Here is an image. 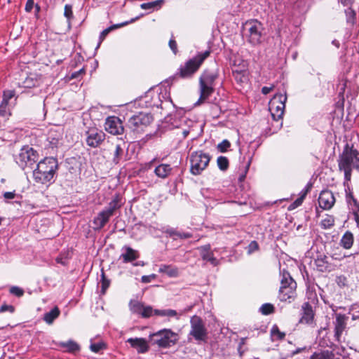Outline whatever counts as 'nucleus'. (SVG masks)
<instances>
[{
	"label": "nucleus",
	"mask_w": 359,
	"mask_h": 359,
	"mask_svg": "<svg viewBox=\"0 0 359 359\" xmlns=\"http://www.w3.org/2000/svg\"><path fill=\"white\" fill-rule=\"evenodd\" d=\"M337 163L339 171L344 172V184L346 185L351 180L353 169L359 172V151L347 143L339 155Z\"/></svg>",
	"instance_id": "nucleus-1"
},
{
	"label": "nucleus",
	"mask_w": 359,
	"mask_h": 359,
	"mask_svg": "<svg viewBox=\"0 0 359 359\" xmlns=\"http://www.w3.org/2000/svg\"><path fill=\"white\" fill-rule=\"evenodd\" d=\"M58 167V161L56 158H44L38 163L36 168L33 170L34 180L41 184L53 183Z\"/></svg>",
	"instance_id": "nucleus-2"
},
{
	"label": "nucleus",
	"mask_w": 359,
	"mask_h": 359,
	"mask_svg": "<svg viewBox=\"0 0 359 359\" xmlns=\"http://www.w3.org/2000/svg\"><path fill=\"white\" fill-rule=\"evenodd\" d=\"M210 50H208L198 53L195 57L187 60L181 66L178 72L172 76V80L178 79H189L198 70L204 60L210 55Z\"/></svg>",
	"instance_id": "nucleus-3"
},
{
	"label": "nucleus",
	"mask_w": 359,
	"mask_h": 359,
	"mask_svg": "<svg viewBox=\"0 0 359 359\" xmlns=\"http://www.w3.org/2000/svg\"><path fill=\"white\" fill-rule=\"evenodd\" d=\"M150 341L159 348H168L178 341V335L169 329H163L149 335Z\"/></svg>",
	"instance_id": "nucleus-4"
},
{
	"label": "nucleus",
	"mask_w": 359,
	"mask_h": 359,
	"mask_svg": "<svg viewBox=\"0 0 359 359\" xmlns=\"http://www.w3.org/2000/svg\"><path fill=\"white\" fill-rule=\"evenodd\" d=\"M38 158L39 154L37 151L32 147L27 145L20 149L18 155L15 157V161L22 170H25L27 168H32Z\"/></svg>",
	"instance_id": "nucleus-5"
},
{
	"label": "nucleus",
	"mask_w": 359,
	"mask_h": 359,
	"mask_svg": "<svg viewBox=\"0 0 359 359\" xmlns=\"http://www.w3.org/2000/svg\"><path fill=\"white\" fill-rule=\"evenodd\" d=\"M210 156L202 151L193 152L190 156V171L194 175H200L208 165Z\"/></svg>",
	"instance_id": "nucleus-6"
},
{
	"label": "nucleus",
	"mask_w": 359,
	"mask_h": 359,
	"mask_svg": "<svg viewBox=\"0 0 359 359\" xmlns=\"http://www.w3.org/2000/svg\"><path fill=\"white\" fill-rule=\"evenodd\" d=\"M190 323L191 330L189 336L192 337L198 343L206 341L208 331L203 320L200 317L194 316L191 318Z\"/></svg>",
	"instance_id": "nucleus-7"
},
{
	"label": "nucleus",
	"mask_w": 359,
	"mask_h": 359,
	"mask_svg": "<svg viewBox=\"0 0 359 359\" xmlns=\"http://www.w3.org/2000/svg\"><path fill=\"white\" fill-rule=\"evenodd\" d=\"M153 121V117L149 114L139 113L128 120V126L133 130H138L142 127L149 126Z\"/></svg>",
	"instance_id": "nucleus-8"
},
{
	"label": "nucleus",
	"mask_w": 359,
	"mask_h": 359,
	"mask_svg": "<svg viewBox=\"0 0 359 359\" xmlns=\"http://www.w3.org/2000/svg\"><path fill=\"white\" fill-rule=\"evenodd\" d=\"M105 133L97 128H93L86 132V142L92 148L98 147L105 140Z\"/></svg>",
	"instance_id": "nucleus-9"
},
{
	"label": "nucleus",
	"mask_w": 359,
	"mask_h": 359,
	"mask_svg": "<svg viewBox=\"0 0 359 359\" xmlns=\"http://www.w3.org/2000/svg\"><path fill=\"white\" fill-rule=\"evenodd\" d=\"M286 100L287 97L282 95L273 97L271 103L270 110L271 111V116L274 120H279L282 118L284 114Z\"/></svg>",
	"instance_id": "nucleus-10"
},
{
	"label": "nucleus",
	"mask_w": 359,
	"mask_h": 359,
	"mask_svg": "<svg viewBox=\"0 0 359 359\" xmlns=\"http://www.w3.org/2000/svg\"><path fill=\"white\" fill-rule=\"evenodd\" d=\"M106 131L112 135H121L124 132V127L121 120L117 116H109L104 123Z\"/></svg>",
	"instance_id": "nucleus-11"
},
{
	"label": "nucleus",
	"mask_w": 359,
	"mask_h": 359,
	"mask_svg": "<svg viewBox=\"0 0 359 359\" xmlns=\"http://www.w3.org/2000/svg\"><path fill=\"white\" fill-rule=\"evenodd\" d=\"M315 312L309 302H304L301 308L300 324L312 325L314 323Z\"/></svg>",
	"instance_id": "nucleus-12"
},
{
	"label": "nucleus",
	"mask_w": 359,
	"mask_h": 359,
	"mask_svg": "<svg viewBox=\"0 0 359 359\" xmlns=\"http://www.w3.org/2000/svg\"><path fill=\"white\" fill-rule=\"evenodd\" d=\"M246 25L249 26L248 32H249V42L253 45L258 44L261 42V29L262 25L260 22H247Z\"/></svg>",
	"instance_id": "nucleus-13"
},
{
	"label": "nucleus",
	"mask_w": 359,
	"mask_h": 359,
	"mask_svg": "<svg viewBox=\"0 0 359 359\" xmlns=\"http://www.w3.org/2000/svg\"><path fill=\"white\" fill-rule=\"evenodd\" d=\"M335 203V198L333 193L329 190H323L318 197L319 206L323 210L331 209Z\"/></svg>",
	"instance_id": "nucleus-14"
},
{
	"label": "nucleus",
	"mask_w": 359,
	"mask_h": 359,
	"mask_svg": "<svg viewBox=\"0 0 359 359\" xmlns=\"http://www.w3.org/2000/svg\"><path fill=\"white\" fill-rule=\"evenodd\" d=\"M112 215L109 214L105 210H103L100 212L98 213L97 216L95 217L93 221L94 224V229L100 230L102 229L104 225L109 222V218Z\"/></svg>",
	"instance_id": "nucleus-15"
},
{
	"label": "nucleus",
	"mask_w": 359,
	"mask_h": 359,
	"mask_svg": "<svg viewBox=\"0 0 359 359\" xmlns=\"http://www.w3.org/2000/svg\"><path fill=\"white\" fill-rule=\"evenodd\" d=\"M314 263L317 270L320 272H330L332 270L331 264L328 262V257L324 254L318 255L314 260Z\"/></svg>",
	"instance_id": "nucleus-16"
},
{
	"label": "nucleus",
	"mask_w": 359,
	"mask_h": 359,
	"mask_svg": "<svg viewBox=\"0 0 359 359\" xmlns=\"http://www.w3.org/2000/svg\"><path fill=\"white\" fill-rule=\"evenodd\" d=\"M297 288L296 283H291L289 287H280L279 290V298L281 301H287L294 299Z\"/></svg>",
	"instance_id": "nucleus-17"
},
{
	"label": "nucleus",
	"mask_w": 359,
	"mask_h": 359,
	"mask_svg": "<svg viewBox=\"0 0 359 359\" xmlns=\"http://www.w3.org/2000/svg\"><path fill=\"white\" fill-rule=\"evenodd\" d=\"M218 77V72L217 70H205L199 78V83H204L205 84L210 86H214L215 80Z\"/></svg>",
	"instance_id": "nucleus-18"
},
{
	"label": "nucleus",
	"mask_w": 359,
	"mask_h": 359,
	"mask_svg": "<svg viewBox=\"0 0 359 359\" xmlns=\"http://www.w3.org/2000/svg\"><path fill=\"white\" fill-rule=\"evenodd\" d=\"M41 80V76L35 73H30L22 81L21 85L23 88H31L39 85Z\"/></svg>",
	"instance_id": "nucleus-19"
},
{
	"label": "nucleus",
	"mask_w": 359,
	"mask_h": 359,
	"mask_svg": "<svg viewBox=\"0 0 359 359\" xmlns=\"http://www.w3.org/2000/svg\"><path fill=\"white\" fill-rule=\"evenodd\" d=\"M132 347L136 348L139 353H145L148 351L149 346L145 339L130 338L127 340Z\"/></svg>",
	"instance_id": "nucleus-20"
},
{
	"label": "nucleus",
	"mask_w": 359,
	"mask_h": 359,
	"mask_svg": "<svg viewBox=\"0 0 359 359\" xmlns=\"http://www.w3.org/2000/svg\"><path fill=\"white\" fill-rule=\"evenodd\" d=\"M199 250H201V255L203 260L210 262L213 266L218 264V260L214 257L212 252H210V245L201 246Z\"/></svg>",
	"instance_id": "nucleus-21"
},
{
	"label": "nucleus",
	"mask_w": 359,
	"mask_h": 359,
	"mask_svg": "<svg viewBox=\"0 0 359 359\" xmlns=\"http://www.w3.org/2000/svg\"><path fill=\"white\" fill-rule=\"evenodd\" d=\"M346 318L344 315L339 314L337 316L334 327V335L337 340H339V337H341L343 331L346 328Z\"/></svg>",
	"instance_id": "nucleus-22"
},
{
	"label": "nucleus",
	"mask_w": 359,
	"mask_h": 359,
	"mask_svg": "<svg viewBox=\"0 0 359 359\" xmlns=\"http://www.w3.org/2000/svg\"><path fill=\"white\" fill-rule=\"evenodd\" d=\"M123 249L126 250V252L123 253L120 257L123 258L124 263L131 262L139 257V252L132 248L124 246Z\"/></svg>",
	"instance_id": "nucleus-23"
},
{
	"label": "nucleus",
	"mask_w": 359,
	"mask_h": 359,
	"mask_svg": "<svg viewBox=\"0 0 359 359\" xmlns=\"http://www.w3.org/2000/svg\"><path fill=\"white\" fill-rule=\"evenodd\" d=\"M200 97L198 102H203L207 100L213 93L214 86H210L204 83H199Z\"/></svg>",
	"instance_id": "nucleus-24"
},
{
	"label": "nucleus",
	"mask_w": 359,
	"mask_h": 359,
	"mask_svg": "<svg viewBox=\"0 0 359 359\" xmlns=\"http://www.w3.org/2000/svg\"><path fill=\"white\" fill-rule=\"evenodd\" d=\"M172 168L170 165L161 163L156 167L154 170V173L160 178L165 179L168 177L171 172Z\"/></svg>",
	"instance_id": "nucleus-25"
},
{
	"label": "nucleus",
	"mask_w": 359,
	"mask_h": 359,
	"mask_svg": "<svg viewBox=\"0 0 359 359\" xmlns=\"http://www.w3.org/2000/svg\"><path fill=\"white\" fill-rule=\"evenodd\" d=\"M61 134L60 133H57L56 131L50 130L48 133V137H47V142L46 147L48 148H55L57 147L60 141L61 140Z\"/></svg>",
	"instance_id": "nucleus-26"
},
{
	"label": "nucleus",
	"mask_w": 359,
	"mask_h": 359,
	"mask_svg": "<svg viewBox=\"0 0 359 359\" xmlns=\"http://www.w3.org/2000/svg\"><path fill=\"white\" fill-rule=\"evenodd\" d=\"M122 205L121 197L117 194L116 195L111 201L109 203L108 208L105 209L109 214L114 215V212L119 209Z\"/></svg>",
	"instance_id": "nucleus-27"
},
{
	"label": "nucleus",
	"mask_w": 359,
	"mask_h": 359,
	"mask_svg": "<svg viewBox=\"0 0 359 359\" xmlns=\"http://www.w3.org/2000/svg\"><path fill=\"white\" fill-rule=\"evenodd\" d=\"M353 233L348 231L343 235L340 241V245L345 249H350L353 245Z\"/></svg>",
	"instance_id": "nucleus-28"
},
{
	"label": "nucleus",
	"mask_w": 359,
	"mask_h": 359,
	"mask_svg": "<svg viewBox=\"0 0 359 359\" xmlns=\"http://www.w3.org/2000/svg\"><path fill=\"white\" fill-rule=\"evenodd\" d=\"M60 313V311L59 309L55 306L49 312L44 314L43 320L46 323L52 324L53 321L59 316Z\"/></svg>",
	"instance_id": "nucleus-29"
},
{
	"label": "nucleus",
	"mask_w": 359,
	"mask_h": 359,
	"mask_svg": "<svg viewBox=\"0 0 359 359\" xmlns=\"http://www.w3.org/2000/svg\"><path fill=\"white\" fill-rule=\"evenodd\" d=\"M309 359H335V355L332 351H323L319 353L315 352Z\"/></svg>",
	"instance_id": "nucleus-30"
},
{
	"label": "nucleus",
	"mask_w": 359,
	"mask_h": 359,
	"mask_svg": "<svg viewBox=\"0 0 359 359\" xmlns=\"http://www.w3.org/2000/svg\"><path fill=\"white\" fill-rule=\"evenodd\" d=\"M159 272L165 273L170 277H176L179 273L178 269L176 267H173L170 265H162L159 268Z\"/></svg>",
	"instance_id": "nucleus-31"
},
{
	"label": "nucleus",
	"mask_w": 359,
	"mask_h": 359,
	"mask_svg": "<svg viewBox=\"0 0 359 359\" xmlns=\"http://www.w3.org/2000/svg\"><path fill=\"white\" fill-rule=\"evenodd\" d=\"M280 275L282 276L280 280V287H289L291 283H296L287 271L283 270L280 272Z\"/></svg>",
	"instance_id": "nucleus-32"
},
{
	"label": "nucleus",
	"mask_w": 359,
	"mask_h": 359,
	"mask_svg": "<svg viewBox=\"0 0 359 359\" xmlns=\"http://www.w3.org/2000/svg\"><path fill=\"white\" fill-rule=\"evenodd\" d=\"M346 22L351 26L354 25L356 21V13L351 7L345 10Z\"/></svg>",
	"instance_id": "nucleus-33"
},
{
	"label": "nucleus",
	"mask_w": 359,
	"mask_h": 359,
	"mask_svg": "<svg viewBox=\"0 0 359 359\" xmlns=\"http://www.w3.org/2000/svg\"><path fill=\"white\" fill-rule=\"evenodd\" d=\"M164 0H156L151 2L144 3L140 5L141 8L142 9H151L154 10L156 8H161Z\"/></svg>",
	"instance_id": "nucleus-34"
},
{
	"label": "nucleus",
	"mask_w": 359,
	"mask_h": 359,
	"mask_svg": "<svg viewBox=\"0 0 359 359\" xmlns=\"http://www.w3.org/2000/svg\"><path fill=\"white\" fill-rule=\"evenodd\" d=\"M320 225L324 229H330L334 225V217L332 215H327L321 221Z\"/></svg>",
	"instance_id": "nucleus-35"
},
{
	"label": "nucleus",
	"mask_w": 359,
	"mask_h": 359,
	"mask_svg": "<svg viewBox=\"0 0 359 359\" xmlns=\"http://www.w3.org/2000/svg\"><path fill=\"white\" fill-rule=\"evenodd\" d=\"M61 346L67 348V351L70 353H75L79 351L80 348L78 344L71 340L67 342L61 343Z\"/></svg>",
	"instance_id": "nucleus-36"
},
{
	"label": "nucleus",
	"mask_w": 359,
	"mask_h": 359,
	"mask_svg": "<svg viewBox=\"0 0 359 359\" xmlns=\"http://www.w3.org/2000/svg\"><path fill=\"white\" fill-rule=\"evenodd\" d=\"M130 311L134 313L140 314L143 308V304L136 300H131L129 304Z\"/></svg>",
	"instance_id": "nucleus-37"
},
{
	"label": "nucleus",
	"mask_w": 359,
	"mask_h": 359,
	"mask_svg": "<svg viewBox=\"0 0 359 359\" xmlns=\"http://www.w3.org/2000/svg\"><path fill=\"white\" fill-rule=\"evenodd\" d=\"M217 164L222 171H226L229 168V162L226 157L220 156L217 159Z\"/></svg>",
	"instance_id": "nucleus-38"
},
{
	"label": "nucleus",
	"mask_w": 359,
	"mask_h": 359,
	"mask_svg": "<svg viewBox=\"0 0 359 359\" xmlns=\"http://www.w3.org/2000/svg\"><path fill=\"white\" fill-rule=\"evenodd\" d=\"M154 314L160 316H170L173 317L177 315V312L172 309H167V310H158L154 309Z\"/></svg>",
	"instance_id": "nucleus-39"
},
{
	"label": "nucleus",
	"mask_w": 359,
	"mask_h": 359,
	"mask_svg": "<svg viewBox=\"0 0 359 359\" xmlns=\"http://www.w3.org/2000/svg\"><path fill=\"white\" fill-rule=\"evenodd\" d=\"M275 308L273 304L269 303H266L262 305L259 309L260 312L263 315H269L274 312Z\"/></svg>",
	"instance_id": "nucleus-40"
},
{
	"label": "nucleus",
	"mask_w": 359,
	"mask_h": 359,
	"mask_svg": "<svg viewBox=\"0 0 359 359\" xmlns=\"http://www.w3.org/2000/svg\"><path fill=\"white\" fill-rule=\"evenodd\" d=\"M123 150L121 148V147L119 144H116L115 147V151H114V158H113V162L115 164H117L119 163V161L123 156Z\"/></svg>",
	"instance_id": "nucleus-41"
},
{
	"label": "nucleus",
	"mask_w": 359,
	"mask_h": 359,
	"mask_svg": "<svg viewBox=\"0 0 359 359\" xmlns=\"http://www.w3.org/2000/svg\"><path fill=\"white\" fill-rule=\"evenodd\" d=\"M101 282H102L101 292L102 294H105L107 289L109 287V286L110 285V280L106 278L103 270H102Z\"/></svg>",
	"instance_id": "nucleus-42"
},
{
	"label": "nucleus",
	"mask_w": 359,
	"mask_h": 359,
	"mask_svg": "<svg viewBox=\"0 0 359 359\" xmlns=\"http://www.w3.org/2000/svg\"><path fill=\"white\" fill-rule=\"evenodd\" d=\"M64 15L67 19L68 22H70L71 20L74 18L72 6L70 4H66L64 8Z\"/></svg>",
	"instance_id": "nucleus-43"
},
{
	"label": "nucleus",
	"mask_w": 359,
	"mask_h": 359,
	"mask_svg": "<svg viewBox=\"0 0 359 359\" xmlns=\"http://www.w3.org/2000/svg\"><path fill=\"white\" fill-rule=\"evenodd\" d=\"M335 281L337 285L340 287H347L348 285V278L344 275L337 276Z\"/></svg>",
	"instance_id": "nucleus-44"
},
{
	"label": "nucleus",
	"mask_w": 359,
	"mask_h": 359,
	"mask_svg": "<svg viewBox=\"0 0 359 359\" xmlns=\"http://www.w3.org/2000/svg\"><path fill=\"white\" fill-rule=\"evenodd\" d=\"M231 147V143L227 140H224L222 142L217 144V148L218 151L224 153Z\"/></svg>",
	"instance_id": "nucleus-45"
},
{
	"label": "nucleus",
	"mask_w": 359,
	"mask_h": 359,
	"mask_svg": "<svg viewBox=\"0 0 359 359\" xmlns=\"http://www.w3.org/2000/svg\"><path fill=\"white\" fill-rule=\"evenodd\" d=\"M271 335L277 336L279 340H283L285 337V333L280 332L277 325H273L271 330Z\"/></svg>",
	"instance_id": "nucleus-46"
},
{
	"label": "nucleus",
	"mask_w": 359,
	"mask_h": 359,
	"mask_svg": "<svg viewBox=\"0 0 359 359\" xmlns=\"http://www.w3.org/2000/svg\"><path fill=\"white\" fill-rule=\"evenodd\" d=\"M154 314V309L151 306H143L142 312L140 313L142 318H149Z\"/></svg>",
	"instance_id": "nucleus-47"
},
{
	"label": "nucleus",
	"mask_w": 359,
	"mask_h": 359,
	"mask_svg": "<svg viewBox=\"0 0 359 359\" xmlns=\"http://www.w3.org/2000/svg\"><path fill=\"white\" fill-rule=\"evenodd\" d=\"M15 93L14 90H6L4 92L2 101L8 104L9 101L14 97Z\"/></svg>",
	"instance_id": "nucleus-48"
},
{
	"label": "nucleus",
	"mask_w": 359,
	"mask_h": 359,
	"mask_svg": "<svg viewBox=\"0 0 359 359\" xmlns=\"http://www.w3.org/2000/svg\"><path fill=\"white\" fill-rule=\"evenodd\" d=\"M9 113V108H8V104L1 101V103L0 104V116H5Z\"/></svg>",
	"instance_id": "nucleus-49"
},
{
	"label": "nucleus",
	"mask_w": 359,
	"mask_h": 359,
	"mask_svg": "<svg viewBox=\"0 0 359 359\" xmlns=\"http://www.w3.org/2000/svg\"><path fill=\"white\" fill-rule=\"evenodd\" d=\"M10 292L12 294L15 295L16 297H22L24 294V290L22 288L17 286L11 287L10 289Z\"/></svg>",
	"instance_id": "nucleus-50"
},
{
	"label": "nucleus",
	"mask_w": 359,
	"mask_h": 359,
	"mask_svg": "<svg viewBox=\"0 0 359 359\" xmlns=\"http://www.w3.org/2000/svg\"><path fill=\"white\" fill-rule=\"evenodd\" d=\"M259 248V245L257 241H252L250 242L248 247V252L249 254H251L254 252L255 251L257 250Z\"/></svg>",
	"instance_id": "nucleus-51"
},
{
	"label": "nucleus",
	"mask_w": 359,
	"mask_h": 359,
	"mask_svg": "<svg viewBox=\"0 0 359 359\" xmlns=\"http://www.w3.org/2000/svg\"><path fill=\"white\" fill-rule=\"evenodd\" d=\"M6 311H9L13 313L15 311V307L12 305H7L6 304H2L0 307V313H4Z\"/></svg>",
	"instance_id": "nucleus-52"
},
{
	"label": "nucleus",
	"mask_w": 359,
	"mask_h": 359,
	"mask_svg": "<svg viewBox=\"0 0 359 359\" xmlns=\"http://www.w3.org/2000/svg\"><path fill=\"white\" fill-rule=\"evenodd\" d=\"M104 344L103 343H96L92 344L90 346V350L94 353H98L100 350H102L104 347Z\"/></svg>",
	"instance_id": "nucleus-53"
},
{
	"label": "nucleus",
	"mask_w": 359,
	"mask_h": 359,
	"mask_svg": "<svg viewBox=\"0 0 359 359\" xmlns=\"http://www.w3.org/2000/svg\"><path fill=\"white\" fill-rule=\"evenodd\" d=\"M233 75L238 81L243 82V79L245 78L243 72L235 70L233 71Z\"/></svg>",
	"instance_id": "nucleus-54"
},
{
	"label": "nucleus",
	"mask_w": 359,
	"mask_h": 359,
	"mask_svg": "<svg viewBox=\"0 0 359 359\" xmlns=\"http://www.w3.org/2000/svg\"><path fill=\"white\" fill-rule=\"evenodd\" d=\"M137 18L135 19H132L130 21H126V22H122V23H119V24H115V25H113L110 27H109V29H111V31L115 29H117V28H120V27H124L127 25H128L130 22H133L135 21Z\"/></svg>",
	"instance_id": "nucleus-55"
},
{
	"label": "nucleus",
	"mask_w": 359,
	"mask_h": 359,
	"mask_svg": "<svg viewBox=\"0 0 359 359\" xmlns=\"http://www.w3.org/2000/svg\"><path fill=\"white\" fill-rule=\"evenodd\" d=\"M303 202V197L297 198L292 204L289 206V210H293L297 207L299 206Z\"/></svg>",
	"instance_id": "nucleus-56"
},
{
	"label": "nucleus",
	"mask_w": 359,
	"mask_h": 359,
	"mask_svg": "<svg viewBox=\"0 0 359 359\" xmlns=\"http://www.w3.org/2000/svg\"><path fill=\"white\" fill-rule=\"evenodd\" d=\"M167 234L170 236V237H172L173 238H176V237L178 238V236L180 235V232L175 231L173 229H168L165 231Z\"/></svg>",
	"instance_id": "nucleus-57"
},
{
	"label": "nucleus",
	"mask_w": 359,
	"mask_h": 359,
	"mask_svg": "<svg viewBox=\"0 0 359 359\" xmlns=\"http://www.w3.org/2000/svg\"><path fill=\"white\" fill-rule=\"evenodd\" d=\"M169 46H170V49L172 50L173 53L175 55H176L177 53V42L175 41V40L171 39L169 41Z\"/></svg>",
	"instance_id": "nucleus-58"
},
{
	"label": "nucleus",
	"mask_w": 359,
	"mask_h": 359,
	"mask_svg": "<svg viewBox=\"0 0 359 359\" xmlns=\"http://www.w3.org/2000/svg\"><path fill=\"white\" fill-rule=\"evenodd\" d=\"M86 73V70L84 68L81 69L79 71L74 72L71 75V79H77L80 76L83 75Z\"/></svg>",
	"instance_id": "nucleus-59"
},
{
	"label": "nucleus",
	"mask_w": 359,
	"mask_h": 359,
	"mask_svg": "<svg viewBox=\"0 0 359 359\" xmlns=\"http://www.w3.org/2000/svg\"><path fill=\"white\" fill-rule=\"evenodd\" d=\"M34 6V0H27L26 5H25V11L27 12H30Z\"/></svg>",
	"instance_id": "nucleus-60"
},
{
	"label": "nucleus",
	"mask_w": 359,
	"mask_h": 359,
	"mask_svg": "<svg viewBox=\"0 0 359 359\" xmlns=\"http://www.w3.org/2000/svg\"><path fill=\"white\" fill-rule=\"evenodd\" d=\"M155 278V275L152 274L150 276H143L141 278L142 282L144 283H147L151 281L152 279Z\"/></svg>",
	"instance_id": "nucleus-61"
},
{
	"label": "nucleus",
	"mask_w": 359,
	"mask_h": 359,
	"mask_svg": "<svg viewBox=\"0 0 359 359\" xmlns=\"http://www.w3.org/2000/svg\"><path fill=\"white\" fill-rule=\"evenodd\" d=\"M308 351H309V348L306 346H304L302 348H297V349H295L294 351H293L292 352V355L294 356V355L299 354L302 352Z\"/></svg>",
	"instance_id": "nucleus-62"
},
{
	"label": "nucleus",
	"mask_w": 359,
	"mask_h": 359,
	"mask_svg": "<svg viewBox=\"0 0 359 359\" xmlns=\"http://www.w3.org/2000/svg\"><path fill=\"white\" fill-rule=\"evenodd\" d=\"M15 196V191H13V192H5L4 194V197L5 199H13Z\"/></svg>",
	"instance_id": "nucleus-63"
},
{
	"label": "nucleus",
	"mask_w": 359,
	"mask_h": 359,
	"mask_svg": "<svg viewBox=\"0 0 359 359\" xmlns=\"http://www.w3.org/2000/svg\"><path fill=\"white\" fill-rule=\"evenodd\" d=\"M111 32V29H109V27H107V29H104L101 34H100V39L101 40H103L106 36Z\"/></svg>",
	"instance_id": "nucleus-64"
}]
</instances>
